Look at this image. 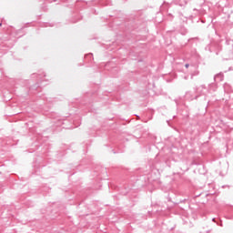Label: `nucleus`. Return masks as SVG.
Returning <instances> with one entry per match:
<instances>
[{"instance_id":"obj_2","label":"nucleus","mask_w":233,"mask_h":233,"mask_svg":"<svg viewBox=\"0 0 233 233\" xmlns=\"http://www.w3.org/2000/svg\"><path fill=\"white\" fill-rule=\"evenodd\" d=\"M0 26H3V23H0Z\"/></svg>"},{"instance_id":"obj_1","label":"nucleus","mask_w":233,"mask_h":233,"mask_svg":"<svg viewBox=\"0 0 233 233\" xmlns=\"http://www.w3.org/2000/svg\"><path fill=\"white\" fill-rule=\"evenodd\" d=\"M186 68H188V64H186Z\"/></svg>"}]
</instances>
